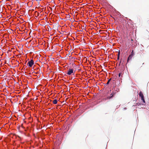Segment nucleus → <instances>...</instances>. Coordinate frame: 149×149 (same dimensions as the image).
<instances>
[{
	"label": "nucleus",
	"instance_id": "obj_1",
	"mask_svg": "<svg viewBox=\"0 0 149 149\" xmlns=\"http://www.w3.org/2000/svg\"><path fill=\"white\" fill-rule=\"evenodd\" d=\"M74 70L73 69L69 68L67 71V74L68 75H70L73 73L74 74V72H73Z\"/></svg>",
	"mask_w": 149,
	"mask_h": 149
},
{
	"label": "nucleus",
	"instance_id": "obj_2",
	"mask_svg": "<svg viewBox=\"0 0 149 149\" xmlns=\"http://www.w3.org/2000/svg\"><path fill=\"white\" fill-rule=\"evenodd\" d=\"M34 64V62L33 60L31 59L28 62L27 65L30 67H31Z\"/></svg>",
	"mask_w": 149,
	"mask_h": 149
},
{
	"label": "nucleus",
	"instance_id": "obj_3",
	"mask_svg": "<svg viewBox=\"0 0 149 149\" xmlns=\"http://www.w3.org/2000/svg\"><path fill=\"white\" fill-rule=\"evenodd\" d=\"M139 96L141 97V98H143V97H144L141 91H140L139 92Z\"/></svg>",
	"mask_w": 149,
	"mask_h": 149
},
{
	"label": "nucleus",
	"instance_id": "obj_4",
	"mask_svg": "<svg viewBox=\"0 0 149 149\" xmlns=\"http://www.w3.org/2000/svg\"><path fill=\"white\" fill-rule=\"evenodd\" d=\"M133 56H132L131 55H129L128 58H127V62L128 63V61H129L130 60H132V57Z\"/></svg>",
	"mask_w": 149,
	"mask_h": 149
},
{
	"label": "nucleus",
	"instance_id": "obj_5",
	"mask_svg": "<svg viewBox=\"0 0 149 149\" xmlns=\"http://www.w3.org/2000/svg\"><path fill=\"white\" fill-rule=\"evenodd\" d=\"M115 94H116L115 93L113 92L111 94V95H112L109 98H110L114 96V95Z\"/></svg>",
	"mask_w": 149,
	"mask_h": 149
},
{
	"label": "nucleus",
	"instance_id": "obj_6",
	"mask_svg": "<svg viewBox=\"0 0 149 149\" xmlns=\"http://www.w3.org/2000/svg\"><path fill=\"white\" fill-rule=\"evenodd\" d=\"M57 100L56 99L54 100L53 101V103L54 104H56L57 103Z\"/></svg>",
	"mask_w": 149,
	"mask_h": 149
},
{
	"label": "nucleus",
	"instance_id": "obj_7",
	"mask_svg": "<svg viewBox=\"0 0 149 149\" xmlns=\"http://www.w3.org/2000/svg\"><path fill=\"white\" fill-rule=\"evenodd\" d=\"M130 55H131L132 56H134V51L133 50H132L130 54Z\"/></svg>",
	"mask_w": 149,
	"mask_h": 149
},
{
	"label": "nucleus",
	"instance_id": "obj_8",
	"mask_svg": "<svg viewBox=\"0 0 149 149\" xmlns=\"http://www.w3.org/2000/svg\"><path fill=\"white\" fill-rule=\"evenodd\" d=\"M141 99L142 100L143 102L144 103H145V101L144 97H143V98H141Z\"/></svg>",
	"mask_w": 149,
	"mask_h": 149
},
{
	"label": "nucleus",
	"instance_id": "obj_9",
	"mask_svg": "<svg viewBox=\"0 0 149 149\" xmlns=\"http://www.w3.org/2000/svg\"><path fill=\"white\" fill-rule=\"evenodd\" d=\"M111 80V79H109L108 80L107 83L106 84H109V83Z\"/></svg>",
	"mask_w": 149,
	"mask_h": 149
},
{
	"label": "nucleus",
	"instance_id": "obj_10",
	"mask_svg": "<svg viewBox=\"0 0 149 149\" xmlns=\"http://www.w3.org/2000/svg\"><path fill=\"white\" fill-rule=\"evenodd\" d=\"M120 54V51H119L118 52V56L119 57Z\"/></svg>",
	"mask_w": 149,
	"mask_h": 149
},
{
	"label": "nucleus",
	"instance_id": "obj_11",
	"mask_svg": "<svg viewBox=\"0 0 149 149\" xmlns=\"http://www.w3.org/2000/svg\"><path fill=\"white\" fill-rule=\"evenodd\" d=\"M67 17L68 18H70V16L69 15H68Z\"/></svg>",
	"mask_w": 149,
	"mask_h": 149
},
{
	"label": "nucleus",
	"instance_id": "obj_12",
	"mask_svg": "<svg viewBox=\"0 0 149 149\" xmlns=\"http://www.w3.org/2000/svg\"><path fill=\"white\" fill-rule=\"evenodd\" d=\"M121 74V73H119V77H120Z\"/></svg>",
	"mask_w": 149,
	"mask_h": 149
},
{
	"label": "nucleus",
	"instance_id": "obj_13",
	"mask_svg": "<svg viewBox=\"0 0 149 149\" xmlns=\"http://www.w3.org/2000/svg\"><path fill=\"white\" fill-rule=\"evenodd\" d=\"M119 57L118 56L117 59L118 60L119 59Z\"/></svg>",
	"mask_w": 149,
	"mask_h": 149
},
{
	"label": "nucleus",
	"instance_id": "obj_14",
	"mask_svg": "<svg viewBox=\"0 0 149 149\" xmlns=\"http://www.w3.org/2000/svg\"><path fill=\"white\" fill-rule=\"evenodd\" d=\"M133 40L132 39H131V42H132V41H133Z\"/></svg>",
	"mask_w": 149,
	"mask_h": 149
}]
</instances>
